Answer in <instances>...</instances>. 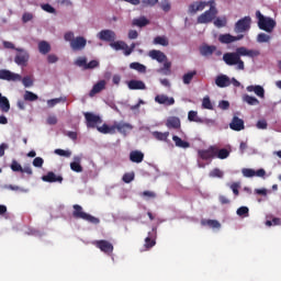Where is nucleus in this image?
Listing matches in <instances>:
<instances>
[{
	"label": "nucleus",
	"mask_w": 281,
	"mask_h": 281,
	"mask_svg": "<svg viewBox=\"0 0 281 281\" xmlns=\"http://www.w3.org/2000/svg\"><path fill=\"white\" fill-rule=\"evenodd\" d=\"M172 139H173L177 148H190V143L181 139V137L173 135Z\"/></svg>",
	"instance_id": "35"
},
{
	"label": "nucleus",
	"mask_w": 281,
	"mask_h": 281,
	"mask_svg": "<svg viewBox=\"0 0 281 281\" xmlns=\"http://www.w3.org/2000/svg\"><path fill=\"white\" fill-rule=\"evenodd\" d=\"M210 5V1H195L189 5V14H196V12H203L205 8Z\"/></svg>",
	"instance_id": "10"
},
{
	"label": "nucleus",
	"mask_w": 281,
	"mask_h": 281,
	"mask_svg": "<svg viewBox=\"0 0 281 281\" xmlns=\"http://www.w3.org/2000/svg\"><path fill=\"white\" fill-rule=\"evenodd\" d=\"M0 80H7L8 82L21 81V75L14 74L8 69H0Z\"/></svg>",
	"instance_id": "8"
},
{
	"label": "nucleus",
	"mask_w": 281,
	"mask_h": 281,
	"mask_svg": "<svg viewBox=\"0 0 281 281\" xmlns=\"http://www.w3.org/2000/svg\"><path fill=\"white\" fill-rule=\"evenodd\" d=\"M106 89V80H100L98 81L91 89L89 95L90 98H93V95L100 93L101 91H104Z\"/></svg>",
	"instance_id": "22"
},
{
	"label": "nucleus",
	"mask_w": 281,
	"mask_h": 281,
	"mask_svg": "<svg viewBox=\"0 0 281 281\" xmlns=\"http://www.w3.org/2000/svg\"><path fill=\"white\" fill-rule=\"evenodd\" d=\"M215 85L216 87H220V89H225V87L232 85V79L227 75H218L215 78Z\"/></svg>",
	"instance_id": "19"
},
{
	"label": "nucleus",
	"mask_w": 281,
	"mask_h": 281,
	"mask_svg": "<svg viewBox=\"0 0 281 281\" xmlns=\"http://www.w3.org/2000/svg\"><path fill=\"white\" fill-rule=\"evenodd\" d=\"M209 7L210 9L204 11L202 14L198 16V23L200 24H207L212 23L214 19L218 15V9L216 8V1L214 0H209Z\"/></svg>",
	"instance_id": "2"
},
{
	"label": "nucleus",
	"mask_w": 281,
	"mask_h": 281,
	"mask_svg": "<svg viewBox=\"0 0 281 281\" xmlns=\"http://www.w3.org/2000/svg\"><path fill=\"white\" fill-rule=\"evenodd\" d=\"M75 65H77V67H83V69H87V57H79L75 61Z\"/></svg>",
	"instance_id": "59"
},
{
	"label": "nucleus",
	"mask_w": 281,
	"mask_h": 281,
	"mask_svg": "<svg viewBox=\"0 0 281 281\" xmlns=\"http://www.w3.org/2000/svg\"><path fill=\"white\" fill-rule=\"evenodd\" d=\"M97 130L103 135H115V125L109 126L104 123L102 126H97Z\"/></svg>",
	"instance_id": "26"
},
{
	"label": "nucleus",
	"mask_w": 281,
	"mask_h": 281,
	"mask_svg": "<svg viewBox=\"0 0 281 281\" xmlns=\"http://www.w3.org/2000/svg\"><path fill=\"white\" fill-rule=\"evenodd\" d=\"M97 67H100V61L93 59L90 63H87L86 69H95Z\"/></svg>",
	"instance_id": "63"
},
{
	"label": "nucleus",
	"mask_w": 281,
	"mask_h": 281,
	"mask_svg": "<svg viewBox=\"0 0 281 281\" xmlns=\"http://www.w3.org/2000/svg\"><path fill=\"white\" fill-rule=\"evenodd\" d=\"M10 168L13 172H21L23 170V167L16 160H12Z\"/></svg>",
	"instance_id": "53"
},
{
	"label": "nucleus",
	"mask_w": 281,
	"mask_h": 281,
	"mask_svg": "<svg viewBox=\"0 0 281 281\" xmlns=\"http://www.w3.org/2000/svg\"><path fill=\"white\" fill-rule=\"evenodd\" d=\"M70 47L74 52H82L87 47V38L83 36H77L70 42Z\"/></svg>",
	"instance_id": "13"
},
{
	"label": "nucleus",
	"mask_w": 281,
	"mask_h": 281,
	"mask_svg": "<svg viewBox=\"0 0 281 281\" xmlns=\"http://www.w3.org/2000/svg\"><path fill=\"white\" fill-rule=\"evenodd\" d=\"M237 215L238 216H249V207L240 206L239 209H237Z\"/></svg>",
	"instance_id": "58"
},
{
	"label": "nucleus",
	"mask_w": 281,
	"mask_h": 281,
	"mask_svg": "<svg viewBox=\"0 0 281 281\" xmlns=\"http://www.w3.org/2000/svg\"><path fill=\"white\" fill-rule=\"evenodd\" d=\"M130 69H134L135 71H138V74H146V67L144 64L137 61L131 63Z\"/></svg>",
	"instance_id": "38"
},
{
	"label": "nucleus",
	"mask_w": 281,
	"mask_h": 281,
	"mask_svg": "<svg viewBox=\"0 0 281 281\" xmlns=\"http://www.w3.org/2000/svg\"><path fill=\"white\" fill-rule=\"evenodd\" d=\"M55 155H58L59 157H71V151L65 150V149H55Z\"/></svg>",
	"instance_id": "57"
},
{
	"label": "nucleus",
	"mask_w": 281,
	"mask_h": 281,
	"mask_svg": "<svg viewBox=\"0 0 281 281\" xmlns=\"http://www.w3.org/2000/svg\"><path fill=\"white\" fill-rule=\"evenodd\" d=\"M157 245V227H153L151 232L148 233V236L145 238V249H153Z\"/></svg>",
	"instance_id": "12"
},
{
	"label": "nucleus",
	"mask_w": 281,
	"mask_h": 281,
	"mask_svg": "<svg viewBox=\"0 0 281 281\" xmlns=\"http://www.w3.org/2000/svg\"><path fill=\"white\" fill-rule=\"evenodd\" d=\"M151 135L158 142H168V137H170V132H153Z\"/></svg>",
	"instance_id": "32"
},
{
	"label": "nucleus",
	"mask_w": 281,
	"mask_h": 281,
	"mask_svg": "<svg viewBox=\"0 0 281 281\" xmlns=\"http://www.w3.org/2000/svg\"><path fill=\"white\" fill-rule=\"evenodd\" d=\"M280 225H281V218L280 217H273L272 221L271 220L266 221V226L267 227H276V226H280Z\"/></svg>",
	"instance_id": "49"
},
{
	"label": "nucleus",
	"mask_w": 281,
	"mask_h": 281,
	"mask_svg": "<svg viewBox=\"0 0 281 281\" xmlns=\"http://www.w3.org/2000/svg\"><path fill=\"white\" fill-rule=\"evenodd\" d=\"M22 83L24 87H33L34 86V80H32V77L26 76V77H21Z\"/></svg>",
	"instance_id": "56"
},
{
	"label": "nucleus",
	"mask_w": 281,
	"mask_h": 281,
	"mask_svg": "<svg viewBox=\"0 0 281 281\" xmlns=\"http://www.w3.org/2000/svg\"><path fill=\"white\" fill-rule=\"evenodd\" d=\"M240 56L243 55L240 54V47H238L235 53H225L223 55V60L228 67H234L236 65V69L243 71L245 70V61H243Z\"/></svg>",
	"instance_id": "1"
},
{
	"label": "nucleus",
	"mask_w": 281,
	"mask_h": 281,
	"mask_svg": "<svg viewBox=\"0 0 281 281\" xmlns=\"http://www.w3.org/2000/svg\"><path fill=\"white\" fill-rule=\"evenodd\" d=\"M133 125L128 123H114V131H119V133H122L123 135H126V131H132Z\"/></svg>",
	"instance_id": "28"
},
{
	"label": "nucleus",
	"mask_w": 281,
	"mask_h": 281,
	"mask_svg": "<svg viewBox=\"0 0 281 281\" xmlns=\"http://www.w3.org/2000/svg\"><path fill=\"white\" fill-rule=\"evenodd\" d=\"M24 100L26 102H36V100H38V95L35 94L34 92L30 91V90H26L24 92Z\"/></svg>",
	"instance_id": "43"
},
{
	"label": "nucleus",
	"mask_w": 281,
	"mask_h": 281,
	"mask_svg": "<svg viewBox=\"0 0 281 281\" xmlns=\"http://www.w3.org/2000/svg\"><path fill=\"white\" fill-rule=\"evenodd\" d=\"M217 159H227V157H229V150L222 148L218 149V147H216V156Z\"/></svg>",
	"instance_id": "46"
},
{
	"label": "nucleus",
	"mask_w": 281,
	"mask_h": 281,
	"mask_svg": "<svg viewBox=\"0 0 281 281\" xmlns=\"http://www.w3.org/2000/svg\"><path fill=\"white\" fill-rule=\"evenodd\" d=\"M240 55L247 56L248 58H258L260 56V50L258 49H249L245 46L239 47Z\"/></svg>",
	"instance_id": "23"
},
{
	"label": "nucleus",
	"mask_w": 281,
	"mask_h": 281,
	"mask_svg": "<svg viewBox=\"0 0 281 281\" xmlns=\"http://www.w3.org/2000/svg\"><path fill=\"white\" fill-rule=\"evenodd\" d=\"M42 181H45L46 183H63V176H56L54 171H48L42 177Z\"/></svg>",
	"instance_id": "17"
},
{
	"label": "nucleus",
	"mask_w": 281,
	"mask_h": 281,
	"mask_svg": "<svg viewBox=\"0 0 281 281\" xmlns=\"http://www.w3.org/2000/svg\"><path fill=\"white\" fill-rule=\"evenodd\" d=\"M213 23L215 27H225V25H227V18H216Z\"/></svg>",
	"instance_id": "48"
},
{
	"label": "nucleus",
	"mask_w": 281,
	"mask_h": 281,
	"mask_svg": "<svg viewBox=\"0 0 281 281\" xmlns=\"http://www.w3.org/2000/svg\"><path fill=\"white\" fill-rule=\"evenodd\" d=\"M160 8H161V10L165 11V12H170V10L172 9V5L170 4V1H168V0H162V1L160 2Z\"/></svg>",
	"instance_id": "54"
},
{
	"label": "nucleus",
	"mask_w": 281,
	"mask_h": 281,
	"mask_svg": "<svg viewBox=\"0 0 281 281\" xmlns=\"http://www.w3.org/2000/svg\"><path fill=\"white\" fill-rule=\"evenodd\" d=\"M224 175L225 173L221 169L214 168L210 171L209 177H211V179H223Z\"/></svg>",
	"instance_id": "44"
},
{
	"label": "nucleus",
	"mask_w": 281,
	"mask_h": 281,
	"mask_svg": "<svg viewBox=\"0 0 281 281\" xmlns=\"http://www.w3.org/2000/svg\"><path fill=\"white\" fill-rule=\"evenodd\" d=\"M188 120L189 122H196V123H203V119L202 117H199L196 111H190L188 113Z\"/></svg>",
	"instance_id": "42"
},
{
	"label": "nucleus",
	"mask_w": 281,
	"mask_h": 281,
	"mask_svg": "<svg viewBox=\"0 0 281 281\" xmlns=\"http://www.w3.org/2000/svg\"><path fill=\"white\" fill-rule=\"evenodd\" d=\"M127 87L131 91H144V89H146V83L142 80L132 79L127 82Z\"/></svg>",
	"instance_id": "21"
},
{
	"label": "nucleus",
	"mask_w": 281,
	"mask_h": 281,
	"mask_svg": "<svg viewBox=\"0 0 281 281\" xmlns=\"http://www.w3.org/2000/svg\"><path fill=\"white\" fill-rule=\"evenodd\" d=\"M167 128H181V120L177 116H170L166 121Z\"/></svg>",
	"instance_id": "24"
},
{
	"label": "nucleus",
	"mask_w": 281,
	"mask_h": 281,
	"mask_svg": "<svg viewBox=\"0 0 281 281\" xmlns=\"http://www.w3.org/2000/svg\"><path fill=\"white\" fill-rule=\"evenodd\" d=\"M44 164H45V160L42 157H36L33 159L34 168H43Z\"/></svg>",
	"instance_id": "60"
},
{
	"label": "nucleus",
	"mask_w": 281,
	"mask_h": 281,
	"mask_svg": "<svg viewBox=\"0 0 281 281\" xmlns=\"http://www.w3.org/2000/svg\"><path fill=\"white\" fill-rule=\"evenodd\" d=\"M15 52H19V54L15 56L14 63L21 67H25L27 60H30V54L23 48H15Z\"/></svg>",
	"instance_id": "9"
},
{
	"label": "nucleus",
	"mask_w": 281,
	"mask_h": 281,
	"mask_svg": "<svg viewBox=\"0 0 281 281\" xmlns=\"http://www.w3.org/2000/svg\"><path fill=\"white\" fill-rule=\"evenodd\" d=\"M271 41V35H267V33H259L257 35L258 43H269Z\"/></svg>",
	"instance_id": "50"
},
{
	"label": "nucleus",
	"mask_w": 281,
	"mask_h": 281,
	"mask_svg": "<svg viewBox=\"0 0 281 281\" xmlns=\"http://www.w3.org/2000/svg\"><path fill=\"white\" fill-rule=\"evenodd\" d=\"M216 49V46L212 45H203L202 47H200V54L202 56H212V54H214V50Z\"/></svg>",
	"instance_id": "33"
},
{
	"label": "nucleus",
	"mask_w": 281,
	"mask_h": 281,
	"mask_svg": "<svg viewBox=\"0 0 281 281\" xmlns=\"http://www.w3.org/2000/svg\"><path fill=\"white\" fill-rule=\"evenodd\" d=\"M229 128L236 132L245 131V121L237 115H234L229 123Z\"/></svg>",
	"instance_id": "15"
},
{
	"label": "nucleus",
	"mask_w": 281,
	"mask_h": 281,
	"mask_svg": "<svg viewBox=\"0 0 281 281\" xmlns=\"http://www.w3.org/2000/svg\"><path fill=\"white\" fill-rule=\"evenodd\" d=\"M155 102L158 104H165V106H172V104H175V98L166 94H157L155 97Z\"/></svg>",
	"instance_id": "20"
},
{
	"label": "nucleus",
	"mask_w": 281,
	"mask_h": 281,
	"mask_svg": "<svg viewBox=\"0 0 281 281\" xmlns=\"http://www.w3.org/2000/svg\"><path fill=\"white\" fill-rule=\"evenodd\" d=\"M231 190L233 191V194H235V196H238V194H240V183L239 182H233L232 184H229Z\"/></svg>",
	"instance_id": "52"
},
{
	"label": "nucleus",
	"mask_w": 281,
	"mask_h": 281,
	"mask_svg": "<svg viewBox=\"0 0 281 281\" xmlns=\"http://www.w3.org/2000/svg\"><path fill=\"white\" fill-rule=\"evenodd\" d=\"M122 179L124 183H131V181L135 180V173L134 172L124 173Z\"/></svg>",
	"instance_id": "55"
},
{
	"label": "nucleus",
	"mask_w": 281,
	"mask_h": 281,
	"mask_svg": "<svg viewBox=\"0 0 281 281\" xmlns=\"http://www.w3.org/2000/svg\"><path fill=\"white\" fill-rule=\"evenodd\" d=\"M243 38H245V35H243V34L233 36L232 34L226 33V34H221L218 36V41L223 45H229V43H236V41H243Z\"/></svg>",
	"instance_id": "11"
},
{
	"label": "nucleus",
	"mask_w": 281,
	"mask_h": 281,
	"mask_svg": "<svg viewBox=\"0 0 281 281\" xmlns=\"http://www.w3.org/2000/svg\"><path fill=\"white\" fill-rule=\"evenodd\" d=\"M142 196L145 199H157V193H155V191H144Z\"/></svg>",
	"instance_id": "64"
},
{
	"label": "nucleus",
	"mask_w": 281,
	"mask_h": 281,
	"mask_svg": "<svg viewBox=\"0 0 281 281\" xmlns=\"http://www.w3.org/2000/svg\"><path fill=\"white\" fill-rule=\"evenodd\" d=\"M246 90L249 93H252V92L256 93L258 98H265V88H262V86H248Z\"/></svg>",
	"instance_id": "27"
},
{
	"label": "nucleus",
	"mask_w": 281,
	"mask_h": 281,
	"mask_svg": "<svg viewBox=\"0 0 281 281\" xmlns=\"http://www.w3.org/2000/svg\"><path fill=\"white\" fill-rule=\"evenodd\" d=\"M130 160L133 164H142L144 161V153L139 150H133L130 153Z\"/></svg>",
	"instance_id": "25"
},
{
	"label": "nucleus",
	"mask_w": 281,
	"mask_h": 281,
	"mask_svg": "<svg viewBox=\"0 0 281 281\" xmlns=\"http://www.w3.org/2000/svg\"><path fill=\"white\" fill-rule=\"evenodd\" d=\"M154 45H161L162 47H168L169 42L168 38H166V36H156L154 38Z\"/></svg>",
	"instance_id": "41"
},
{
	"label": "nucleus",
	"mask_w": 281,
	"mask_h": 281,
	"mask_svg": "<svg viewBox=\"0 0 281 281\" xmlns=\"http://www.w3.org/2000/svg\"><path fill=\"white\" fill-rule=\"evenodd\" d=\"M42 10H44V12H48V14L56 13V9H54V7H52L49 3L42 4Z\"/></svg>",
	"instance_id": "62"
},
{
	"label": "nucleus",
	"mask_w": 281,
	"mask_h": 281,
	"mask_svg": "<svg viewBox=\"0 0 281 281\" xmlns=\"http://www.w3.org/2000/svg\"><path fill=\"white\" fill-rule=\"evenodd\" d=\"M93 245L94 247H97V249H100V251L106 254L108 256H111V254H113V244H111V241L106 239L95 240L93 241Z\"/></svg>",
	"instance_id": "7"
},
{
	"label": "nucleus",
	"mask_w": 281,
	"mask_h": 281,
	"mask_svg": "<svg viewBox=\"0 0 281 281\" xmlns=\"http://www.w3.org/2000/svg\"><path fill=\"white\" fill-rule=\"evenodd\" d=\"M243 100L250 106H258V104H260V101L256 97H251L249 94H245Z\"/></svg>",
	"instance_id": "37"
},
{
	"label": "nucleus",
	"mask_w": 281,
	"mask_h": 281,
	"mask_svg": "<svg viewBox=\"0 0 281 281\" xmlns=\"http://www.w3.org/2000/svg\"><path fill=\"white\" fill-rule=\"evenodd\" d=\"M199 157H201L204 161H207L209 159L216 158V147L210 146L207 149H200L198 151Z\"/></svg>",
	"instance_id": "14"
},
{
	"label": "nucleus",
	"mask_w": 281,
	"mask_h": 281,
	"mask_svg": "<svg viewBox=\"0 0 281 281\" xmlns=\"http://www.w3.org/2000/svg\"><path fill=\"white\" fill-rule=\"evenodd\" d=\"M162 63H164V67L160 68L159 71L165 76H170L172 74V70H170L172 68V63L168 61V59Z\"/></svg>",
	"instance_id": "39"
},
{
	"label": "nucleus",
	"mask_w": 281,
	"mask_h": 281,
	"mask_svg": "<svg viewBox=\"0 0 281 281\" xmlns=\"http://www.w3.org/2000/svg\"><path fill=\"white\" fill-rule=\"evenodd\" d=\"M72 216L74 218H81L82 221H87L88 223H92V225H99L100 218L86 213L80 204H74L72 205Z\"/></svg>",
	"instance_id": "3"
},
{
	"label": "nucleus",
	"mask_w": 281,
	"mask_h": 281,
	"mask_svg": "<svg viewBox=\"0 0 281 281\" xmlns=\"http://www.w3.org/2000/svg\"><path fill=\"white\" fill-rule=\"evenodd\" d=\"M256 18L258 20V27L263 32L271 33L276 29V20L263 16L260 11H256Z\"/></svg>",
	"instance_id": "4"
},
{
	"label": "nucleus",
	"mask_w": 281,
	"mask_h": 281,
	"mask_svg": "<svg viewBox=\"0 0 281 281\" xmlns=\"http://www.w3.org/2000/svg\"><path fill=\"white\" fill-rule=\"evenodd\" d=\"M110 47H112L113 49H115L116 52H120V49H126L127 44L125 42L122 41H117V42H113L110 44Z\"/></svg>",
	"instance_id": "45"
},
{
	"label": "nucleus",
	"mask_w": 281,
	"mask_h": 281,
	"mask_svg": "<svg viewBox=\"0 0 281 281\" xmlns=\"http://www.w3.org/2000/svg\"><path fill=\"white\" fill-rule=\"evenodd\" d=\"M75 161L70 162V169L72 172H82V165H80V161H82V158L80 156H76Z\"/></svg>",
	"instance_id": "31"
},
{
	"label": "nucleus",
	"mask_w": 281,
	"mask_h": 281,
	"mask_svg": "<svg viewBox=\"0 0 281 281\" xmlns=\"http://www.w3.org/2000/svg\"><path fill=\"white\" fill-rule=\"evenodd\" d=\"M194 76H196V70L189 71L182 76L183 85H190L192 82Z\"/></svg>",
	"instance_id": "40"
},
{
	"label": "nucleus",
	"mask_w": 281,
	"mask_h": 281,
	"mask_svg": "<svg viewBox=\"0 0 281 281\" xmlns=\"http://www.w3.org/2000/svg\"><path fill=\"white\" fill-rule=\"evenodd\" d=\"M0 109L3 113H8V111H10V101L8 100V98L2 97L1 92H0Z\"/></svg>",
	"instance_id": "36"
},
{
	"label": "nucleus",
	"mask_w": 281,
	"mask_h": 281,
	"mask_svg": "<svg viewBox=\"0 0 281 281\" xmlns=\"http://www.w3.org/2000/svg\"><path fill=\"white\" fill-rule=\"evenodd\" d=\"M132 25L136 27H146V25H150V20L146 19V16H140V18L134 19L132 21Z\"/></svg>",
	"instance_id": "29"
},
{
	"label": "nucleus",
	"mask_w": 281,
	"mask_h": 281,
	"mask_svg": "<svg viewBox=\"0 0 281 281\" xmlns=\"http://www.w3.org/2000/svg\"><path fill=\"white\" fill-rule=\"evenodd\" d=\"M83 115L86 117V126L88 128H95L98 124H102V117H100V115L92 112H86Z\"/></svg>",
	"instance_id": "6"
},
{
	"label": "nucleus",
	"mask_w": 281,
	"mask_h": 281,
	"mask_svg": "<svg viewBox=\"0 0 281 281\" xmlns=\"http://www.w3.org/2000/svg\"><path fill=\"white\" fill-rule=\"evenodd\" d=\"M203 109H207L209 111H212L214 109V105H212V101L210 100V97H204L202 101Z\"/></svg>",
	"instance_id": "51"
},
{
	"label": "nucleus",
	"mask_w": 281,
	"mask_h": 281,
	"mask_svg": "<svg viewBox=\"0 0 281 281\" xmlns=\"http://www.w3.org/2000/svg\"><path fill=\"white\" fill-rule=\"evenodd\" d=\"M60 102H67V98H55L47 101V105L49 109H54L56 104H60Z\"/></svg>",
	"instance_id": "47"
},
{
	"label": "nucleus",
	"mask_w": 281,
	"mask_h": 281,
	"mask_svg": "<svg viewBox=\"0 0 281 281\" xmlns=\"http://www.w3.org/2000/svg\"><path fill=\"white\" fill-rule=\"evenodd\" d=\"M149 58L151 60H157V63H164L165 60H168V56L161 50L151 49L148 53Z\"/></svg>",
	"instance_id": "18"
},
{
	"label": "nucleus",
	"mask_w": 281,
	"mask_h": 281,
	"mask_svg": "<svg viewBox=\"0 0 281 281\" xmlns=\"http://www.w3.org/2000/svg\"><path fill=\"white\" fill-rule=\"evenodd\" d=\"M243 175L247 178L256 177V170L249 169V168H244L241 170Z\"/></svg>",
	"instance_id": "61"
},
{
	"label": "nucleus",
	"mask_w": 281,
	"mask_h": 281,
	"mask_svg": "<svg viewBox=\"0 0 281 281\" xmlns=\"http://www.w3.org/2000/svg\"><path fill=\"white\" fill-rule=\"evenodd\" d=\"M98 38L100 41H105L106 43H113L115 42L116 35L113 31L111 30H102L99 34H98Z\"/></svg>",
	"instance_id": "16"
},
{
	"label": "nucleus",
	"mask_w": 281,
	"mask_h": 281,
	"mask_svg": "<svg viewBox=\"0 0 281 281\" xmlns=\"http://www.w3.org/2000/svg\"><path fill=\"white\" fill-rule=\"evenodd\" d=\"M201 225L211 227V229H221V223L216 220H202Z\"/></svg>",
	"instance_id": "30"
},
{
	"label": "nucleus",
	"mask_w": 281,
	"mask_h": 281,
	"mask_svg": "<svg viewBox=\"0 0 281 281\" xmlns=\"http://www.w3.org/2000/svg\"><path fill=\"white\" fill-rule=\"evenodd\" d=\"M38 50L40 54H49L52 52V45H49V43H47L46 41H42L38 43Z\"/></svg>",
	"instance_id": "34"
},
{
	"label": "nucleus",
	"mask_w": 281,
	"mask_h": 281,
	"mask_svg": "<svg viewBox=\"0 0 281 281\" xmlns=\"http://www.w3.org/2000/svg\"><path fill=\"white\" fill-rule=\"evenodd\" d=\"M251 30V16L247 15L241 18L235 23L234 32L236 34H243Z\"/></svg>",
	"instance_id": "5"
}]
</instances>
